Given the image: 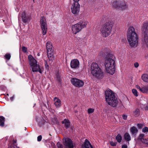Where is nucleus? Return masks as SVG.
Wrapping results in <instances>:
<instances>
[{
  "instance_id": "f257e3e1",
  "label": "nucleus",
  "mask_w": 148,
  "mask_h": 148,
  "mask_svg": "<svg viewBox=\"0 0 148 148\" xmlns=\"http://www.w3.org/2000/svg\"><path fill=\"white\" fill-rule=\"evenodd\" d=\"M127 40L131 47H136L138 45V36L133 27L130 26L128 28L127 33Z\"/></svg>"
},
{
  "instance_id": "f03ea898",
  "label": "nucleus",
  "mask_w": 148,
  "mask_h": 148,
  "mask_svg": "<svg viewBox=\"0 0 148 148\" xmlns=\"http://www.w3.org/2000/svg\"><path fill=\"white\" fill-rule=\"evenodd\" d=\"M105 95L106 102L109 105L113 107L117 106L118 101L113 92L110 89L106 90Z\"/></svg>"
},
{
  "instance_id": "7ed1b4c3",
  "label": "nucleus",
  "mask_w": 148,
  "mask_h": 148,
  "mask_svg": "<svg viewBox=\"0 0 148 148\" xmlns=\"http://www.w3.org/2000/svg\"><path fill=\"white\" fill-rule=\"evenodd\" d=\"M107 56L104 63L105 69L108 73L113 75L115 70V62L113 59L109 57L111 55L108 54Z\"/></svg>"
},
{
  "instance_id": "20e7f679",
  "label": "nucleus",
  "mask_w": 148,
  "mask_h": 148,
  "mask_svg": "<svg viewBox=\"0 0 148 148\" xmlns=\"http://www.w3.org/2000/svg\"><path fill=\"white\" fill-rule=\"evenodd\" d=\"M113 25V22L111 21H109L102 26L100 29V32L103 37L106 38L110 35Z\"/></svg>"
},
{
  "instance_id": "39448f33",
  "label": "nucleus",
  "mask_w": 148,
  "mask_h": 148,
  "mask_svg": "<svg viewBox=\"0 0 148 148\" xmlns=\"http://www.w3.org/2000/svg\"><path fill=\"white\" fill-rule=\"evenodd\" d=\"M90 71L92 75L97 78L100 79L103 76L102 70L96 63H93L91 64Z\"/></svg>"
},
{
  "instance_id": "423d86ee",
  "label": "nucleus",
  "mask_w": 148,
  "mask_h": 148,
  "mask_svg": "<svg viewBox=\"0 0 148 148\" xmlns=\"http://www.w3.org/2000/svg\"><path fill=\"white\" fill-rule=\"evenodd\" d=\"M142 29L143 30H144L142 39L143 44L148 49V21H145L143 23Z\"/></svg>"
},
{
  "instance_id": "0eeeda50",
  "label": "nucleus",
  "mask_w": 148,
  "mask_h": 148,
  "mask_svg": "<svg viewBox=\"0 0 148 148\" xmlns=\"http://www.w3.org/2000/svg\"><path fill=\"white\" fill-rule=\"evenodd\" d=\"M40 24L42 32V34L45 35L47 33V28L46 20L43 16L40 19Z\"/></svg>"
},
{
  "instance_id": "6e6552de",
  "label": "nucleus",
  "mask_w": 148,
  "mask_h": 148,
  "mask_svg": "<svg viewBox=\"0 0 148 148\" xmlns=\"http://www.w3.org/2000/svg\"><path fill=\"white\" fill-rule=\"evenodd\" d=\"M71 81L73 86L77 87H81L84 85V83L83 81L76 78H73Z\"/></svg>"
},
{
  "instance_id": "1a4fd4ad",
  "label": "nucleus",
  "mask_w": 148,
  "mask_h": 148,
  "mask_svg": "<svg viewBox=\"0 0 148 148\" xmlns=\"http://www.w3.org/2000/svg\"><path fill=\"white\" fill-rule=\"evenodd\" d=\"M21 17L23 21L25 23H26L29 22L31 19L30 16H26L25 12H20L18 16V19Z\"/></svg>"
},
{
  "instance_id": "9d476101",
  "label": "nucleus",
  "mask_w": 148,
  "mask_h": 148,
  "mask_svg": "<svg viewBox=\"0 0 148 148\" xmlns=\"http://www.w3.org/2000/svg\"><path fill=\"white\" fill-rule=\"evenodd\" d=\"M71 10L72 12L74 14H77L80 11V5L76 4L73 3L71 7Z\"/></svg>"
},
{
  "instance_id": "9b49d317",
  "label": "nucleus",
  "mask_w": 148,
  "mask_h": 148,
  "mask_svg": "<svg viewBox=\"0 0 148 148\" xmlns=\"http://www.w3.org/2000/svg\"><path fill=\"white\" fill-rule=\"evenodd\" d=\"M31 70L34 72H38L42 73L43 71V68L37 64L31 67Z\"/></svg>"
},
{
  "instance_id": "f8f14e48",
  "label": "nucleus",
  "mask_w": 148,
  "mask_h": 148,
  "mask_svg": "<svg viewBox=\"0 0 148 148\" xmlns=\"http://www.w3.org/2000/svg\"><path fill=\"white\" fill-rule=\"evenodd\" d=\"M82 29L78 23L72 26V30L73 33L76 34L80 31Z\"/></svg>"
},
{
  "instance_id": "ddd939ff",
  "label": "nucleus",
  "mask_w": 148,
  "mask_h": 148,
  "mask_svg": "<svg viewBox=\"0 0 148 148\" xmlns=\"http://www.w3.org/2000/svg\"><path fill=\"white\" fill-rule=\"evenodd\" d=\"M79 62L77 59L73 60L71 62V67L73 69H77L79 67Z\"/></svg>"
},
{
  "instance_id": "4468645a",
  "label": "nucleus",
  "mask_w": 148,
  "mask_h": 148,
  "mask_svg": "<svg viewBox=\"0 0 148 148\" xmlns=\"http://www.w3.org/2000/svg\"><path fill=\"white\" fill-rule=\"evenodd\" d=\"M28 59L31 68L37 64V62L36 60L34 59L31 55L29 56Z\"/></svg>"
},
{
  "instance_id": "2eb2a0df",
  "label": "nucleus",
  "mask_w": 148,
  "mask_h": 148,
  "mask_svg": "<svg viewBox=\"0 0 148 148\" xmlns=\"http://www.w3.org/2000/svg\"><path fill=\"white\" fill-rule=\"evenodd\" d=\"M46 47L47 50V53H53V49L52 44L49 41H48L46 44Z\"/></svg>"
},
{
  "instance_id": "dca6fc26",
  "label": "nucleus",
  "mask_w": 148,
  "mask_h": 148,
  "mask_svg": "<svg viewBox=\"0 0 148 148\" xmlns=\"http://www.w3.org/2000/svg\"><path fill=\"white\" fill-rule=\"evenodd\" d=\"M88 22L86 20L81 21L78 23L80 26L81 29L86 27L87 24L88 23Z\"/></svg>"
},
{
  "instance_id": "f3484780",
  "label": "nucleus",
  "mask_w": 148,
  "mask_h": 148,
  "mask_svg": "<svg viewBox=\"0 0 148 148\" xmlns=\"http://www.w3.org/2000/svg\"><path fill=\"white\" fill-rule=\"evenodd\" d=\"M127 8V5L126 3L124 1H120V5L119 9L121 10H124Z\"/></svg>"
},
{
  "instance_id": "a211bd4d",
  "label": "nucleus",
  "mask_w": 148,
  "mask_h": 148,
  "mask_svg": "<svg viewBox=\"0 0 148 148\" xmlns=\"http://www.w3.org/2000/svg\"><path fill=\"white\" fill-rule=\"evenodd\" d=\"M48 57L49 59V63L50 64H52L53 63V60L54 59V56L53 53H47Z\"/></svg>"
},
{
  "instance_id": "6ab92c4d",
  "label": "nucleus",
  "mask_w": 148,
  "mask_h": 148,
  "mask_svg": "<svg viewBox=\"0 0 148 148\" xmlns=\"http://www.w3.org/2000/svg\"><path fill=\"white\" fill-rule=\"evenodd\" d=\"M54 104L57 108L60 107L61 105L60 100L58 98L55 97L54 99Z\"/></svg>"
},
{
  "instance_id": "aec40b11",
  "label": "nucleus",
  "mask_w": 148,
  "mask_h": 148,
  "mask_svg": "<svg viewBox=\"0 0 148 148\" xmlns=\"http://www.w3.org/2000/svg\"><path fill=\"white\" fill-rule=\"evenodd\" d=\"M83 148H92V147L89 141L86 139L84 145H83Z\"/></svg>"
},
{
  "instance_id": "412c9836",
  "label": "nucleus",
  "mask_w": 148,
  "mask_h": 148,
  "mask_svg": "<svg viewBox=\"0 0 148 148\" xmlns=\"http://www.w3.org/2000/svg\"><path fill=\"white\" fill-rule=\"evenodd\" d=\"M120 1H113L112 3L113 6L115 8L119 9L120 5Z\"/></svg>"
},
{
  "instance_id": "4be33fe9",
  "label": "nucleus",
  "mask_w": 148,
  "mask_h": 148,
  "mask_svg": "<svg viewBox=\"0 0 148 148\" xmlns=\"http://www.w3.org/2000/svg\"><path fill=\"white\" fill-rule=\"evenodd\" d=\"M141 78L144 82H148V74H144L141 76Z\"/></svg>"
},
{
  "instance_id": "5701e85b",
  "label": "nucleus",
  "mask_w": 148,
  "mask_h": 148,
  "mask_svg": "<svg viewBox=\"0 0 148 148\" xmlns=\"http://www.w3.org/2000/svg\"><path fill=\"white\" fill-rule=\"evenodd\" d=\"M62 123L64 124L65 126L66 127H68L70 126V122L68 119H64V121H62Z\"/></svg>"
},
{
  "instance_id": "b1692460",
  "label": "nucleus",
  "mask_w": 148,
  "mask_h": 148,
  "mask_svg": "<svg viewBox=\"0 0 148 148\" xmlns=\"http://www.w3.org/2000/svg\"><path fill=\"white\" fill-rule=\"evenodd\" d=\"M124 138L125 140L127 141H129L131 140V136L128 133H125L124 135Z\"/></svg>"
},
{
  "instance_id": "393cba45",
  "label": "nucleus",
  "mask_w": 148,
  "mask_h": 148,
  "mask_svg": "<svg viewBox=\"0 0 148 148\" xmlns=\"http://www.w3.org/2000/svg\"><path fill=\"white\" fill-rule=\"evenodd\" d=\"M140 114V111L138 109H136L133 111V114L135 117L138 116Z\"/></svg>"
},
{
  "instance_id": "a878e982",
  "label": "nucleus",
  "mask_w": 148,
  "mask_h": 148,
  "mask_svg": "<svg viewBox=\"0 0 148 148\" xmlns=\"http://www.w3.org/2000/svg\"><path fill=\"white\" fill-rule=\"evenodd\" d=\"M76 44L78 45L79 46H81L83 42V40L79 38H77L76 40Z\"/></svg>"
},
{
  "instance_id": "bb28decb",
  "label": "nucleus",
  "mask_w": 148,
  "mask_h": 148,
  "mask_svg": "<svg viewBox=\"0 0 148 148\" xmlns=\"http://www.w3.org/2000/svg\"><path fill=\"white\" fill-rule=\"evenodd\" d=\"M5 118L2 116H0V125L1 127L4 126Z\"/></svg>"
},
{
  "instance_id": "cd10ccee",
  "label": "nucleus",
  "mask_w": 148,
  "mask_h": 148,
  "mask_svg": "<svg viewBox=\"0 0 148 148\" xmlns=\"http://www.w3.org/2000/svg\"><path fill=\"white\" fill-rule=\"evenodd\" d=\"M130 131L133 134L136 133L138 132V130L135 127H133L131 128Z\"/></svg>"
},
{
  "instance_id": "c85d7f7f",
  "label": "nucleus",
  "mask_w": 148,
  "mask_h": 148,
  "mask_svg": "<svg viewBox=\"0 0 148 148\" xmlns=\"http://www.w3.org/2000/svg\"><path fill=\"white\" fill-rule=\"evenodd\" d=\"M116 139L118 142L119 143L121 142L122 140V137L121 135L119 134H118L116 137Z\"/></svg>"
},
{
  "instance_id": "c756f323",
  "label": "nucleus",
  "mask_w": 148,
  "mask_h": 148,
  "mask_svg": "<svg viewBox=\"0 0 148 148\" xmlns=\"http://www.w3.org/2000/svg\"><path fill=\"white\" fill-rule=\"evenodd\" d=\"M132 92L134 95L136 97L138 96V92L135 89H133L132 90Z\"/></svg>"
},
{
  "instance_id": "7c9ffc66",
  "label": "nucleus",
  "mask_w": 148,
  "mask_h": 148,
  "mask_svg": "<svg viewBox=\"0 0 148 148\" xmlns=\"http://www.w3.org/2000/svg\"><path fill=\"white\" fill-rule=\"evenodd\" d=\"M144 134H140L138 138V140H140V141H141L144 138Z\"/></svg>"
},
{
  "instance_id": "2f4dec72",
  "label": "nucleus",
  "mask_w": 148,
  "mask_h": 148,
  "mask_svg": "<svg viewBox=\"0 0 148 148\" xmlns=\"http://www.w3.org/2000/svg\"><path fill=\"white\" fill-rule=\"evenodd\" d=\"M148 90V89L147 88L143 87L141 88L140 91L144 93L147 92Z\"/></svg>"
},
{
  "instance_id": "473e14b6",
  "label": "nucleus",
  "mask_w": 148,
  "mask_h": 148,
  "mask_svg": "<svg viewBox=\"0 0 148 148\" xmlns=\"http://www.w3.org/2000/svg\"><path fill=\"white\" fill-rule=\"evenodd\" d=\"M94 111V109L93 108H89L87 110L88 113V114H91L93 113Z\"/></svg>"
},
{
  "instance_id": "72a5a7b5",
  "label": "nucleus",
  "mask_w": 148,
  "mask_h": 148,
  "mask_svg": "<svg viewBox=\"0 0 148 148\" xmlns=\"http://www.w3.org/2000/svg\"><path fill=\"white\" fill-rule=\"evenodd\" d=\"M148 138H144L142 139V140L141 141L142 143L147 144L148 143Z\"/></svg>"
},
{
  "instance_id": "f704fd0d",
  "label": "nucleus",
  "mask_w": 148,
  "mask_h": 148,
  "mask_svg": "<svg viewBox=\"0 0 148 148\" xmlns=\"http://www.w3.org/2000/svg\"><path fill=\"white\" fill-rule=\"evenodd\" d=\"M142 131L143 133H146L148 132V127H145L143 128L142 130Z\"/></svg>"
},
{
  "instance_id": "c9c22d12",
  "label": "nucleus",
  "mask_w": 148,
  "mask_h": 148,
  "mask_svg": "<svg viewBox=\"0 0 148 148\" xmlns=\"http://www.w3.org/2000/svg\"><path fill=\"white\" fill-rule=\"evenodd\" d=\"M106 52V51L105 50L103 51H102L100 52V55H102V56H104L105 55L106 56V54L105 53Z\"/></svg>"
},
{
  "instance_id": "e433bc0d",
  "label": "nucleus",
  "mask_w": 148,
  "mask_h": 148,
  "mask_svg": "<svg viewBox=\"0 0 148 148\" xmlns=\"http://www.w3.org/2000/svg\"><path fill=\"white\" fill-rule=\"evenodd\" d=\"M5 57L6 59L9 60L11 56L10 54H7L5 55Z\"/></svg>"
},
{
  "instance_id": "4c0bfd02",
  "label": "nucleus",
  "mask_w": 148,
  "mask_h": 148,
  "mask_svg": "<svg viewBox=\"0 0 148 148\" xmlns=\"http://www.w3.org/2000/svg\"><path fill=\"white\" fill-rule=\"evenodd\" d=\"M57 145L59 148H62V145L59 142H58L57 144Z\"/></svg>"
},
{
  "instance_id": "58836bf2",
  "label": "nucleus",
  "mask_w": 148,
  "mask_h": 148,
  "mask_svg": "<svg viewBox=\"0 0 148 148\" xmlns=\"http://www.w3.org/2000/svg\"><path fill=\"white\" fill-rule=\"evenodd\" d=\"M56 77L57 78V80L58 81H60V76L59 74H57L56 75Z\"/></svg>"
},
{
  "instance_id": "ea45409f",
  "label": "nucleus",
  "mask_w": 148,
  "mask_h": 148,
  "mask_svg": "<svg viewBox=\"0 0 148 148\" xmlns=\"http://www.w3.org/2000/svg\"><path fill=\"white\" fill-rule=\"evenodd\" d=\"M45 66L46 69L48 71L49 69V65L46 61L45 62Z\"/></svg>"
},
{
  "instance_id": "a19ab883",
  "label": "nucleus",
  "mask_w": 148,
  "mask_h": 148,
  "mask_svg": "<svg viewBox=\"0 0 148 148\" xmlns=\"http://www.w3.org/2000/svg\"><path fill=\"white\" fill-rule=\"evenodd\" d=\"M22 51L25 53H26L27 52V48L25 47H23L22 48Z\"/></svg>"
},
{
  "instance_id": "79ce46f5",
  "label": "nucleus",
  "mask_w": 148,
  "mask_h": 148,
  "mask_svg": "<svg viewBox=\"0 0 148 148\" xmlns=\"http://www.w3.org/2000/svg\"><path fill=\"white\" fill-rule=\"evenodd\" d=\"M116 143L114 142L113 141H111L110 142V144L112 146H115L116 145Z\"/></svg>"
},
{
  "instance_id": "37998d69",
  "label": "nucleus",
  "mask_w": 148,
  "mask_h": 148,
  "mask_svg": "<svg viewBox=\"0 0 148 148\" xmlns=\"http://www.w3.org/2000/svg\"><path fill=\"white\" fill-rule=\"evenodd\" d=\"M145 104L143 103L142 101H141V102L140 103V105L141 108H143L145 106Z\"/></svg>"
},
{
  "instance_id": "c03bdc74",
  "label": "nucleus",
  "mask_w": 148,
  "mask_h": 148,
  "mask_svg": "<svg viewBox=\"0 0 148 148\" xmlns=\"http://www.w3.org/2000/svg\"><path fill=\"white\" fill-rule=\"evenodd\" d=\"M42 136L41 135L37 137V140L38 141H40L42 139Z\"/></svg>"
},
{
  "instance_id": "a18cd8bd",
  "label": "nucleus",
  "mask_w": 148,
  "mask_h": 148,
  "mask_svg": "<svg viewBox=\"0 0 148 148\" xmlns=\"http://www.w3.org/2000/svg\"><path fill=\"white\" fill-rule=\"evenodd\" d=\"M137 126L140 129H141L143 127V125L141 124H138Z\"/></svg>"
},
{
  "instance_id": "49530a36",
  "label": "nucleus",
  "mask_w": 148,
  "mask_h": 148,
  "mask_svg": "<svg viewBox=\"0 0 148 148\" xmlns=\"http://www.w3.org/2000/svg\"><path fill=\"white\" fill-rule=\"evenodd\" d=\"M139 64L137 62H136L134 64V67L135 68H137L139 66Z\"/></svg>"
},
{
  "instance_id": "de8ad7c7",
  "label": "nucleus",
  "mask_w": 148,
  "mask_h": 148,
  "mask_svg": "<svg viewBox=\"0 0 148 148\" xmlns=\"http://www.w3.org/2000/svg\"><path fill=\"white\" fill-rule=\"evenodd\" d=\"M123 119L124 120H126L127 118V116L126 115L123 114L122 116Z\"/></svg>"
},
{
  "instance_id": "09e8293b",
  "label": "nucleus",
  "mask_w": 148,
  "mask_h": 148,
  "mask_svg": "<svg viewBox=\"0 0 148 148\" xmlns=\"http://www.w3.org/2000/svg\"><path fill=\"white\" fill-rule=\"evenodd\" d=\"M79 0H73V3L76 4L77 3L78 4H79L78 1Z\"/></svg>"
},
{
  "instance_id": "8fccbe9b",
  "label": "nucleus",
  "mask_w": 148,
  "mask_h": 148,
  "mask_svg": "<svg viewBox=\"0 0 148 148\" xmlns=\"http://www.w3.org/2000/svg\"><path fill=\"white\" fill-rule=\"evenodd\" d=\"M136 88H137V89H138L140 91L141 89V88L140 86L138 85H136Z\"/></svg>"
},
{
  "instance_id": "3c124183",
  "label": "nucleus",
  "mask_w": 148,
  "mask_h": 148,
  "mask_svg": "<svg viewBox=\"0 0 148 148\" xmlns=\"http://www.w3.org/2000/svg\"><path fill=\"white\" fill-rule=\"evenodd\" d=\"M145 110H148V103L147 106L145 107Z\"/></svg>"
},
{
  "instance_id": "603ef678",
  "label": "nucleus",
  "mask_w": 148,
  "mask_h": 148,
  "mask_svg": "<svg viewBox=\"0 0 148 148\" xmlns=\"http://www.w3.org/2000/svg\"><path fill=\"white\" fill-rule=\"evenodd\" d=\"M127 146L126 145H123L122 146V148H127Z\"/></svg>"
},
{
  "instance_id": "864d4df0",
  "label": "nucleus",
  "mask_w": 148,
  "mask_h": 148,
  "mask_svg": "<svg viewBox=\"0 0 148 148\" xmlns=\"http://www.w3.org/2000/svg\"><path fill=\"white\" fill-rule=\"evenodd\" d=\"M14 98V96H13L10 97V99L12 101L13 100Z\"/></svg>"
},
{
  "instance_id": "5fc2aeb1",
  "label": "nucleus",
  "mask_w": 148,
  "mask_h": 148,
  "mask_svg": "<svg viewBox=\"0 0 148 148\" xmlns=\"http://www.w3.org/2000/svg\"><path fill=\"white\" fill-rule=\"evenodd\" d=\"M10 148H18L17 147L16 145H14L13 147H12Z\"/></svg>"
},
{
  "instance_id": "6e6d98bb",
  "label": "nucleus",
  "mask_w": 148,
  "mask_h": 148,
  "mask_svg": "<svg viewBox=\"0 0 148 148\" xmlns=\"http://www.w3.org/2000/svg\"><path fill=\"white\" fill-rule=\"evenodd\" d=\"M43 122H45V121L44 120H43Z\"/></svg>"
},
{
  "instance_id": "4d7b16f0",
  "label": "nucleus",
  "mask_w": 148,
  "mask_h": 148,
  "mask_svg": "<svg viewBox=\"0 0 148 148\" xmlns=\"http://www.w3.org/2000/svg\"><path fill=\"white\" fill-rule=\"evenodd\" d=\"M147 144H148V143H147Z\"/></svg>"
}]
</instances>
